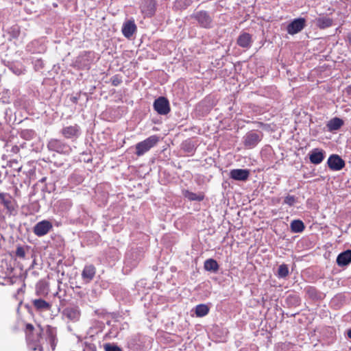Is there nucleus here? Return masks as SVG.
<instances>
[{"instance_id":"nucleus-28","label":"nucleus","mask_w":351,"mask_h":351,"mask_svg":"<svg viewBox=\"0 0 351 351\" xmlns=\"http://www.w3.org/2000/svg\"><path fill=\"white\" fill-rule=\"evenodd\" d=\"M290 227L291 232L294 233L302 232L305 228L304 223L299 219L292 221Z\"/></svg>"},{"instance_id":"nucleus-20","label":"nucleus","mask_w":351,"mask_h":351,"mask_svg":"<svg viewBox=\"0 0 351 351\" xmlns=\"http://www.w3.org/2000/svg\"><path fill=\"white\" fill-rule=\"evenodd\" d=\"M351 263V250H347L340 253L337 258V263L339 266L343 267Z\"/></svg>"},{"instance_id":"nucleus-6","label":"nucleus","mask_w":351,"mask_h":351,"mask_svg":"<svg viewBox=\"0 0 351 351\" xmlns=\"http://www.w3.org/2000/svg\"><path fill=\"white\" fill-rule=\"evenodd\" d=\"M153 107L154 110L160 115H166L171 110L169 100L165 97H159L156 99Z\"/></svg>"},{"instance_id":"nucleus-32","label":"nucleus","mask_w":351,"mask_h":351,"mask_svg":"<svg viewBox=\"0 0 351 351\" xmlns=\"http://www.w3.org/2000/svg\"><path fill=\"white\" fill-rule=\"evenodd\" d=\"M289 275V268L286 264H282L278 267L277 276L280 278H285Z\"/></svg>"},{"instance_id":"nucleus-15","label":"nucleus","mask_w":351,"mask_h":351,"mask_svg":"<svg viewBox=\"0 0 351 351\" xmlns=\"http://www.w3.org/2000/svg\"><path fill=\"white\" fill-rule=\"evenodd\" d=\"M136 30V25L134 20L125 21L122 26L121 32L125 38H130Z\"/></svg>"},{"instance_id":"nucleus-29","label":"nucleus","mask_w":351,"mask_h":351,"mask_svg":"<svg viewBox=\"0 0 351 351\" xmlns=\"http://www.w3.org/2000/svg\"><path fill=\"white\" fill-rule=\"evenodd\" d=\"M209 313V307L204 304H200L195 306V315L198 317L206 316Z\"/></svg>"},{"instance_id":"nucleus-27","label":"nucleus","mask_w":351,"mask_h":351,"mask_svg":"<svg viewBox=\"0 0 351 351\" xmlns=\"http://www.w3.org/2000/svg\"><path fill=\"white\" fill-rule=\"evenodd\" d=\"M49 293L48 285L43 281L38 282L36 285V293L40 296H45Z\"/></svg>"},{"instance_id":"nucleus-46","label":"nucleus","mask_w":351,"mask_h":351,"mask_svg":"<svg viewBox=\"0 0 351 351\" xmlns=\"http://www.w3.org/2000/svg\"><path fill=\"white\" fill-rule=\"evenodd\" d=\"M73 101L74 102H77V98H76V97H73Z\"/></svg>"},{"instance_id":"nucleus-33","label":"nucleus","mask_w":351,"mask_h":351,"mask_svg":"<svg viewBox=\"0 0 351 351\" xmlns=\"http://www.w3.org/2000/svg\"><path fill=\"white\" fill-rule=\"evenodd\" d=\"M35 135V132L32 130H24L21 132V138L27 141L33 139Z\"/></svg>"},{"instance_id":"nucleus-39","label":"nucleus","mask_w":351,"mask_h":351,"mask_svg":"<svg viewBox=\"0 0 351 351\" xmlns=\"http://www.w3.org/2000/svg\"><path fill=\"white\" fill-rule=\"evenodd\" d=\"M16 256L19 258H24L25 256V251L23 247L18 246L16 250Z\"/></svg>"},{"instance_id":"nucleus-44","label":"nucleus","mask_w":351,"mask_h":351,"mask_svg":"<svg viewBox=\"0 0 351 351\" xmlns=\"http://www.w3.org/2000/svg\"><path fill=\"white\" fill-rule=\"evenodd\" d=\"M348 336L349 338L351 339V329L348 330Z\"/></svg>"},{"instance_id":"nucleus-1","label":"nucleus","mask_w":351,"mask_h":351,"mask_svg":"<svg viewBox=\"0 0 351 351\" xmlns=\"http://www.w3.org/2000/svg\"><path fill=\"white\" fill-rule=\"evenodd\" d=\"M26 339L28 346L34 350L44 351L54 350L57 343V330L56 328L47 326L45 332L43 330H34V326L27 324L25 326Z\"/></svg>"},{"instance_id":"nucleus-7","label":"nucleus","mask_w":351,"mask_h":351,"mask_svg":"<svg viewBox=\"0 0 351 351\" xmlns=\"http://www.w3.org/2000/svg\"><path fill=\"white\" fill-rule=\"evenodd\" d=\"M62 315L64 319L76 322L80 318L81 311L78 306L70 305L63 309Z\"/></svg>"},{"instance_id":"nucleus-22","label":"nucleus","mask_w":351,"mask_h":351,"mask_svg":"<svg viewBox=\"0 0 351 351\" xmlns=\"http://www.w3.org/2000/svg\"><path fill=\"white\" fill-rule=\"evenodd\" d=\"M32 302L34 308L40 311H49L51 307V304L41 298L34 299Z\"/></svg>"},{"instance_id":"nucleus-23","label":"nucleus","mask_w":351,"mask_h":351,"mask_svg":"<svg viewBox=\"0 0 351 351\" xmlns=\"http://www.w3.org/2000/svg\"><path fill=\"white\" fill-rule=\"evenodd\" d=\"M343 125V121L338 117H334L328 121L326 127L329 132L338 130Z\"/></svg>"},{"instance_id":"nucleus-40","label":"nucleus","mask_w":351,"mask_h":351,"mask_svg":"<svg viewBox=\"0 0 351 351\" xmlns=\"http://www.w3.org/2000/svg\"><path fill=\"white\" fill-rule=\"evenodd\" d=\"M104 348L106 351H122V350L117 346L111 345L110 343L106 344L104 346Z\"/></svg>"},{"instance_id":"nucleus-9","label":"nucleus","mask_w":351,"mask_h":351,"mask_svg":"<svg viewBox=\"0 0 351 351\" xmlns=\"http://www.w3.org/2000/svg\"><path fill=\"white\" fill-rule=\"evenodd\" d=\"M306 26L304 18H297L293 19L287 26V32L290 35H294L300 32Z\"/></svg>"},{"instance_id":"nucleus-35","label":"nucleus","mask_w":351,"mask_h":351,"mask_svg":"<svg viewBox=\"0 0 351 351\" xmlns=\"http://www.w3.org/2000/svg\"><path fill=\"white\" fill-rule=\"evenodd\" d=\"M6 151L8 154V156H11L12 154H17L20 151V147L18 145H9L8 144L6 145Z\"/></svg>"},{"instance_id":"nucleus-25","label":"nucleus","mask_w":351,"mask_h":351,"mask_svg":"<svg viewBox=\"0 0 351 351\" xmlns=\"http://www.w3.org/2000/svg\"><path fill=\"white\" fill-rule=\"evenodd\" d=\"M182 195L185 198L188 199L189 201L201 202L204 199V195L202 193H195L188 190L182 191Z\"/></svg>"},{"instance_id":"nucleus-36","label":"nucleus","mask_w":351,"mask_h":351,"mask_svg":"<svg viewBox=\"0 0 351 351\" xmlns=\"http://www.w3.org/2000/svg\"><path fill=\"white\" fill-rule=\"evenodd\" d=\"M297 202V198L293 195H288L285 197L284 204L289 206H293Z\"/></svg>"},{"instance_id":"nucleus-18","label":"nucleus","mask_w":351,"mask_h":351,"mask_svg":"<svg viewBox=\"0 0 351 351\" xmlns=\"http://www.w3.org/2000/svg\"><path fill=\"white\" fill-rule=\"evenodd\" d=\"M324 159V152L322 149L315 148L311 151L309 154V160L311 163L315 165L320 164Z\"/></svg>"},{"instance_id":"nucleus-26","label":"nucleus","mask_w":351,"mask_h":351,"mask_svg":"<svg viewBox=\"0 0 351 351\" xmlns=\"http://www.w3.org/2000/svg\"><path fill=\"white\" fill-rule=\"evenodd\" d=\"M332 25V20L326 16L319 17L316 19V25L320 29H325Z\"/></svg>"},{"instance_id":"nucleus-43","label":"nucleus","mask_w":351,"mask_h":351,"mask_svg":"<svg viewBox=\"0 0 351 351\" xmlns=\"http://www.w3.org/2000/svg\"><path fill=\"white\" fill-rule=\"evenodd\" d=\"M346 93L348 95H351V84L346 88Z\"/></svg>"},{"instance_id":"nucleus-30","label":"nucleus","mask_w":351,"mask_h":351,"mask_svg":"<svg viewBox=\"0 0 351 351\" xmlns=\"http://www.w3.org/2000/svg\"><path fill=\"white\" fill-rule=\"evenodd\" d=\"M6 33L9 35L8 39L16 38L20 34V27L18 25H14L7 29Z\"/></svg>"},{"instance_id":"nucleus-24","label":"nucleus","mask_w":351,"mask_h":351,"mask_svg":"<svg viewBox=\"0 0 351 351\" xmlns=\"http://www.w3.org/2000/svg\"><path fill=\"white\" fill-rule=\"evenodd\" d=\"M204 268L208 271L215 274L218 271L219 265L216 260L213 258H208L204 261Z\"/></svg>"},{"instance_id":"nucleus-19","label":"nucleus","mask_w":351,"mask_h":351,"mask_svg":"<svg viewBox=\"0 0 351 351\" xmlns=\"http://www.w3.org/2000/svg\"><path fill=\"white\" fill-rule=\"evenodd\" d=\"M95 275V268L93 265H86L82 272V278L85 283L90 282Z\"/></svg>"},{"instance_id":"nucleus-5","label":"nucleus","mask_w":351,"mask_h":351,"mask_svg":"<svg viewBox=\"0 0 351 351\" xmlns=\"http://www.w3.org/2000/svg\"><path fill=\"white\" fill-rule=\"evenodd\" d=\"M262 137L263 134L261 132L251 130L247 132L243 136V145L247 149H252L258 144Z\"/></svg>"},{"instance_id":"nucleus-2","label":"nucleus","mask_w":351,"mask_h":351,"mask_svg":"<svg viewBox=\"0 0 351 351\" xmlns=\"http://www.w3.org/2000/svg\"><path fill=\"white\" fill-rule=\"evenodd\" d=\"M159 141L158 136L152 135L147 138L144 141L138 143L136 145V154L138 156H143L151 148L154 147Z\"/></svg>"},{"instance_id":"nucleus-16","label":"nucleus","mask_w":351,"mask_h":351,"mask_svg":"<svg viewBox=\"0 0 351 351\" xmlns=\"http://www.w3.org/2000/svg\"><path fill=\"white\" fill-rule=\"evenodd\" d=\"M252 43V36L246 32L241 33L237 40V43L239 47L247 49L251 47Z\"/></svg>"},{"instance_id":"nucleus-3","label":"nucleus","mask_w":351,"mask_h":351,"mask_svg":"<svg viewBox=\"0 0 351 351\" xmlns=\"http://www.w3.org/2000/svg\"><path fill=\"white\" fill-rule=\"evenodd\" d=\"M47 148L50 151L65 155L69 154L71 151L69 145L58 138H51L47 143Z\"/></svg>"},{"instance_id":"nucleus-31","label":"nucleus","mask_w":351,"mask_h":351,"mask_svg":"<svg viewBox=\"0 0 351 351\" xmlns=\"http://www.w3.org/2000/svg\"><path fill=\"white\" fill-rule=\"evenodd\" d=\"M11 93L7 89H0V101L3 104H8L10 102Z\"/></svg>"},{"instance_id":"nucleus-4","label":"nucleus","mask_w":351,"mask_h":351,"mask_svg":"<svg viewBox=\"0 0 351 351\" xmlns=\"http://www.w3.org/2000/svg\"><path fill=\"white\" fill-rule=\"evenodd\" d=\"M191 18L195 19L201 27L210 29L213 27V18L206 11L200 10L194 12Z\"/></svg>"},{"instance_id":"nucleus-12","label":"nucleus","mask_w":351,"mask_h":351,"mask_svg":"<svg viewBox=\"0 0 351 351\" xmlns=\"http://www.w3.org/2000/svg\"><path fill=\"white\" fill-rule=\"evenodd\" d=\"M328 167L332 171H340L345 167V161L337 154H332L328 159Z\"/></svg>"},{"instance_id":"nucleus-21","label":"nucleus","mask_w":351,"mask_h":351,"mask_svg":"<svg viewBox=\"0 0 351 351\" xmlns=\"http://www.w3.org/2000/svg\"><path fill=\"white\" fill-rule=\"evenodd\" d=\"M6 66L13 73L17 75L23 73L25 70V66L20 61L8 62Z\"/></svg>"},{"instance_id":"nucleus-34","label":"nucleus","mask_w":351,"mask_h":351,"mask_svg":"<svg viewBox=\"0 0 351 351\" xmlns=\"http://www.w3.org/2000/svg\"><path fill=\"white\" fill-rule=\"evenodd\" d=\"M8 165L12 168L13 169L20 171L22 166L19 164V157L17 156L16 158L10 159L8 161Z\"/></svg>"},{"instance_id":"nucleus-41","label":"nucleus","mask_w":351,"mask_h":351,"mask_svg":"<svg viewBox=\"0 0 351 351\" xmlns=\"http://www.w3.org/2000/svg\"><path fill=\"white\" fill-rule=\"evenodd\" d=\"M111 81H112V84L114 86L119 85L122 82L121 78H119L118 76H116V75L113 76L111 78Z\"/></svg>"},{"instance_id":"nucleus-13","label":"nucleus","mask_w":351,"mask_h":351,"mask_svg":"<svg viewBox=\"0 0 351 351\" xmlns=\"http://www.w3.org/2000/svg\"><path fill=\"white\" fill-rule=\"evenodd\" d=\"M52 227V224L50 221L43 220L35 225L34 227V233L38 237H42L47 234Z\"/></svg>"},{"instance_id":"nucleus-11","label":"nucleus","mask_w":351,"mask_h":351,"mask_svg":"<svg viewBox=\"0 0 351 351\" xmlns=\"http://www.w3.org/2000/svg\"><path fill=\"white\" fill-rule=\"evenodd\" d=\"M0 201L4 208L7 210V213L14 215L15 212V204L12 196L6 193H0Z\"/></svg>"},{"instance_id":"nucleus-47","label":"nucleus","mask_w":351,"mask_h":351,"mask_svg":"<svg viewBox=\"0 0 351 351\" xmlns=\"http://www.w3.org/2000/svg\"><path fill=\"white\" fill-rule=\"evenodd\" d=\"M23 145H25V143H23V144L20 146V148L23 147Z\"/></svg>"},{"instance_id":"nucleus-42","label":"nucleus","mask_w":351,"mask_h":351,"mask_svg":"<svg viewBox=\"0 0 351 351\" xmlns=\"http://www.w3.org/2000/svg\"><path fill=\"white\" fill-rule=\"evenodd\" d=\"M183 147L184 149L189 152H191L193 151V145H191V143L190 142H187L186 141L184 144H183Z\"/></svg>"},{"instance_id":"nucleus-45","label":"nucleus","mask_w":351,"mask_h":351,"mask_svg":"<svg viewBox=\"0 0 351 351\" xmlns=\"http://www.w3.org/2000/svg\"><path fill=\"white\" fill-rule=\"evenodd\" d=\"M1 126V124L0 123V127ZM3 138V135H2V133L0 131V138Z\"/></svg>"},{"instance_id":"nucleus-37","label":"nucleus","mask_w":351,"mask_h":351,"mask_svg":"<svg viewBox=\"0 0 351 351\" xmlns=\"http://www.w3.org/2000/svg\"><path fill=\"white\" fill-rule=\"evenodd\" d=\"M306 293L308 296L313 299H317L318 297V292L314 287H310L306 289Z\"/></svg>"},{"instance_id":"nucleus-17","label":"nucleus","mask_w":351,"mask_h":351,"mask_svg":"<svg viewBox=\"0 0 351 351\" xmlns=\"http://www.w3.org/2000/svg\"><path fill=\"white\" fill-rule=\"evenodd\" d=\"M140 260V256L137 252H128L125 256V265L132 269L138 265Z\"/></svg>"},{"instance_id":"nucleus-10","label":"nucleus","mask_w":351,"mask_h":351,"mask_svg":"<svg viewBox=\"0 0 351 351\" xmlns=\"http://www.w3.org/2000/svg\"><path fill=\"white\" fill-rule=\"evenodd\" d=\"M156 8V0H142L140 5L141 12L148 17H151L155 14Z\"/></svg>"},{"instance_id":"nucleus-38","label":"nucleus","mask_w":351,"mask_h":351,"mask_svg":"<svg viewBox=\"0 0 351 351\" xmlns=\"http://www.w3.org/2000/svg\"><path fill=\"white\" fill-rule=\"evenodd\" d=\"M36 71H39L43 67V61L41 58L34 59L32 62Z\"/></svg>"},{"instance_id":"nucleus-8","label":"nucleus","mask_w":351,"mask_h":351,"mask_svg":"<svg viewBox=\"0 0 351 351\" xmlns=\"http://www.w3.org/2000/svg\"><path fill=\"white\" fill-rule=\"evenodd\" d=\"M81 128L77 124L64 126L60 130V134L66 139L76 140L81 135Z\"/></svg>"},{"instance_id":"nucleus-14","label":"nucleus","mask_w":351,"mask_h":351,"mask_svg":"<svg viewBox=\"0 0 351 351\" xmlns=\"http://www.w3.org/2000/svg\"><path fill=\"white\" fill-rule=\"evenodd\" d=\"M249 176L250 171L246 169H234L230 171V178L237 181H245Z\"/></svg>"}]
</instances>
